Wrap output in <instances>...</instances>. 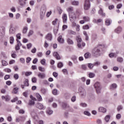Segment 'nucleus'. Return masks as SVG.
<instances>
[{"label": "nucleus", "mask_w": 124, "mask_h": 124, "mask_svg": "<svg viewBox=\"0 0 124 124\" xmlns=\"http://www.w3.org/2000/svg\"><path fill=\"white\" fill-rule=\"evenodd\" d=\"M102 46L99 45L97 47H94L92 51L93 56L95 57H98L100 56L101 52L102 51Z\"/></svg>", "instance_id": "nucleus-1"}, {"label": "nucleus", "mask_w": 124, "mask_h": 124, "mask_svg": "<svg viewBox=\"0 0 124 124\" xmlns=\"http://www.w3.org/2000/svg\"><path fill=\"white\" fill-rule=\"evenodd\" d=\"M45 13H46V6L45 5H43L41 8L40 15V18L42 20L43 18H44V16H45Z\"/></svg>", "instance_id": "nucleus-2"}, {"label": "nucleus", "mask_w": 124, "mask_h": 124, "mask_svg": "<svg viewBox=\"0 0 124 124\" xmlns=\"http://www.w3.org/2000/svg\"><path fill=\"white\" fill-rule=\"evenodd\" d=\"M91 8V3L90 0H85L84 4V10H89Z\"/></svg>", "instance_id": "nucleus-3"}, {"label": "nucleus", "mask_w": 124, "mask_h": 124, "mask_svg": "<svg viewBox=\"0 0 124 124\" xmlns=\"http://www.w3.org/2000/svg\"><path fill=\"white\" fill-rule=\"evenodd\" d=\"M94 87L95 89H96L97 93H100V91H101V86L100 83L98 82H96L94 85Z\"/></svg>", "instance_id": "nucleus-4"}, {"label": "nucleus", "mask_w": 124, "mask_h": 124, "mask_svg": "<svg viewBox=\"0 0 124 124\" xmlns=\"http://www.w3.org/2000/svg\"><path fill=\"white\" fill-rule=\"evenodd\" d=\"M69 16L71 22L75 21L76 19H77V16H76V15L75 14V13H73L71 14H69Z\"/></svg>", "instance_id": "nucleus-5"}, {"label": "nucleus", "mask_w": 124, "mask_h": 124, "mask_svg": "<svg viewBox=\"0 0 124 124\" xmlns=\"http://www.w3.org/2000/svg\"><path fill=\"white\" fill-rule=\"evenodd\" d=\"M76 40L77 41L78 46V48H81L82 46V45L81 44V43L82 42V39L81 38V37H80V36H77Z\"/></svg>", "instance_id": "nucleus-6"}, {"label": "nucleus", "mask_w": 124, "mask_h": 124, "mask_svg": "<svg viewBox=\"0 0 124 124\" xmlns=\"http://www.w3.org/2000/svg\"><path fill=\"white\" fill-rule=\"evenodd\" d=\"M122 31H123V28L121 26L117 27L114 30V32H115V33H117L118 34H120Z\"/></svg>", "instance_id": "nucleus-7"}, {"label": "nucleus", "mask_w": 124, "mask_h": 124, "mask_svg": "<svg viewBox=\"0 0 124 124\" xmlns=\"http://www.w3.org/2000/svg\"><path fill=\"white\" fill-rule=\"evenodd\" d=\"M17 41V44L16 46L15 49L16 51H18L20 49V47L22 46V44L21 43V42L18 39H16Z\"/></svg>", "instance_id": "nucleus-8"}, {"label": "nucleus", "mask_w": 124, "mask_h": 124, "mask_svg": "<svg viewBox=\"0 0 124 124\" xmlns=\"http://www.w3.org/2000/svg\"><path fill=\"white\" fill-rule=\"evenodd\" d=\"M19 4L20 5V8H23V7H25L26 6V1L24 0H18Z\"/></svg>", "instance_id": "nucleus-9"}, {"label": "nucleus", "mask_w": 124, "mask_h": 124, "mask_svg": "<svg viewBox=\"0 0 124 124\" xmlns=\"http://www.w3.org/2000/svg\"><path fill=\"white\" fill-rule=\"evenodd\" d=\"M79 92L80 93V95H81V97H85V96H86V90L83 89H79Z\"/></svg>", "instance_id": "nucleus-10"}, {"label": "nucleus", "mask_w": 124, "mask_h": 124, "mask_svg": "<svg viewBox=\"0 0 124 124\" xmlns=\"http://www.w3.org/2000/svg\"><path fill=\"white\" fill-rule=\"evenodd\" d=\"M37 76L40 79H45V78H46V74L44 73H39Z\"/></svg>", "instance_id": "nucleus-11"}, {"label": "nucleus", "mask_w": 124, "mask_h": 124, "mask_svg": "<svg viewBox=\"0 0 124 124\" xmlns=\"http://www.w3.org/2000/svg\"><path fill=\"white\" fill-rule=\"evenodd\" d=\"M62 22L63 24H66L67 23V15L65 14H63L62 16Z\"/></svg>", "instance_id": "nucleus-12"}, {"label": "nucleus", "mask_w": 124, "mask_h": 124, "mask_svg": "<svg viewBox=\"0 0 124 124\" xmlns=\"http://www.w3.org/2000/svg\"><path fill=\"white\" fill-rule=\"evenodd\" d=\"M53 56L57 60H61V57L60 56V55L58 52H54L53 53Z\"/></svg>", "instance_id": "nucleus-13"}, {"label": "nucleus", "mask_w": 124, "mask_h": 124, "mask_svg": "<svg viewBox=\"0 0 124 124\" xmlns=\"http://www.w3.org/2000/svg\"><path fill=\"white\" fill-rule=\"evenodd\" d=\"M62 108L64 109H68L69 108V105L65 103H62Z\"/></svg>", "instance_id": "nucleus-14"}, {"label": "nucleus", "mask_w": 124, "mask_h": 124, "mask_svg": "<svg viewBox=\"0 0 124 124\" xmlns=\"http://www.w3.org/2000/svg\"><path fill=\"white\" fill-rule=\"evenodd\" d=\"M57 40L59 43H64V40L62 38V36L60 35L58 37Z\"/></svg>", "instance_id": "nucleus-15"}, {"label": "nucleus", "mask_w": 124, "mask_h": 124, "mask_svg": "<svg viewBox=\"0 0 124 124\" xmlns=\"http://www.w3.org/2000/svg\"><path fill=\"white\" fill-rule=\"evenodd\" d=\"M1 98L2 100H5V101L6 102H8L9 101V100H10V97L8 95L2 96Z\"/></svg>", "instance_id": "nucleus-16"}, {"label": "nucleus", "mask_w": 124, "mask_h": 124, "mask_svg": "<svg viewBox=\"0 0 124 124\" xmlns=\"http://www.w3.org/2000/svg\"><path fill=\"white\" fill-rule=\"evenodd\" d=\"M66 42L67 43H68V44H69V45H73V44H74L73 40L69 38H67Z\"/></svg>", "instance_id": "nucleus-17"}, {"label": "nucleus", "mask_w": 124, "mask_h": 124, "mask_svg": "<svg viewBox=\"0 0 124 124\" xmlns=\"http://www.w3.org/2000/svg\"><path fill=\"white\" fill-rule=\"evenodd\" d=\"M10 34H14L15 33V28L11 27L9 30Z\"/></svg>", "instance_id": "nucleus-18"}, {"label": "nucleus", "mask_w": 124, "mask_h": 124, "mask_svg": "<svg viewBox=\"0 0 124 124\" xmlns=\"http://www.w3.org/2000/svg\"><path fill=\"white\" fill-rule=\"evenodd\" d=\"M47 92H48V90L47 89H46L45 88H42L41 89V93L43 94H46L47 93Z\"/></svg>", "instance_id": "nucleus-19"}, {"label": "nucleus", "mask_w": 124, "mask_h": 124, "mask_svg": "<svg viewBox=\"0 0 124 124\" xmlns=\"http://www.w3.org/2000/svg\"><path fill=\"white\" fill-rule=\"evenodd\" d=\"M98 111L99 112H101L102 113H106V108L101 107L100 108H98Z\"/></svg>", "instance_id": "nucleus-20"}, {"label": "nucleus", "mask_w": 124, "mask_h": 124, "mask_svg": "<svg viewBox=\"0 0 124 124\" xmlns=\"http://www.w3.org/2000/svg\"><path fill=\"white\" fill-rule=\"evenodd\" d=\"M67 11L68 13V14H72L73 13V7H70L67 9Z\"/></svg>", "instance_id": "nucleus-21"}, {"label": "nucleus", "mask_w": 124, "mask_h": 124, "mask_svg": "<svg viewBox=\"0 0 124 124\" xmlns=\"http://www.w3.org/2000/svg\"><path fill=\"white\" fill-rule=\"evenodd\" d=\"M34 101H36V100H30L28 103V105H30V106H32V105H34L35 103Z\"/></svg>", "instance_id": "nucleus-22"}, {"label": "nucleus", "mask_w": 124, "mask_h": 124, "mask_svg": "<svg viewBox=\"0 0 124 124\" xmlns=\"http://www.w3.org/2000/svg\"><path fill=\"white\" fill-rule=\"evenodd\" d=\"M36 106L37 107V108H38V109H43V105H42V104L40 103H37L36 104Z\"/></svg>", "instance_id": "nucleus-23"}, {"label": "nucleus", "mask_w": 124, "mask_h": 124, "mask_svg": "<svg viewBox=\"0 0 124 124\" xmlns=\"http://www.w3.org/2000/svg\"><path fill=\"white\" fill-rule=\"evenodd\" d=\"M46 39L47 40H50V41L52 40V33H48L46 35Z\"/></svg>", "instance_id": "nucleus-24"}, {"label": "nucleus", "mask_w": 124, "mask_h": 124, "mask_svg": "<svg viewBox=\"0 0 124 124\" xmlns=\"http://www.w3.org/2000/svg\"><path fill=\"white\" fill-rule=\"evenodd\" d=\"M18 92H19V88L15 87L13 90V93L17 94L18 93Z\"/></svg>", "instance_id": "nucleus-25"}, {"label": "nucleus", "mask_w": 124, "mask_h": 124, "mask_svg": "<svg viewBox=\"0 0 124 124\" xmlns=\"http://www.w3.org/2000/svg\"><path fill=\"white\" fill-rule=\"evenodd\" d=\"M36 96L39 101H41L42 100V97L39 93H36Z\"/></svg>", "instance_id": "nucleus-26"}, {"label": "nucleus", "mask_w": 124, "mask_h": 124, "mask_svg": "<svg viewBox=\"0 0 124 124\" xmlns=\"http://www.w3.org/2000/svg\"><path fill=\"white\" fill-rule=\"evenodd\" d=\"M46 113L48 115H52V114H53V110H52L50 108H48L46 110Z\"/></svg>", "instance_id": "nucleus-27"}, {"label": "nucleus", "mask_w": 124, "mask_h": 124, "mask_svg": "<svg viewBox=\"0 0 124 124\" xmlns=\"http://www.w3.org/2000/svg\"><path fill=\"white\" fill-rule=\"evenodd\" d=\"M117 84L116 83H113L110 86V90H115L117 89Z\"/></svg>", "instance_id": "nucleus-28"}, {"label": "nucleus", "mask_w": 124, "mask_h": 124, "mask_svg": "<svg viewBox=\"0 0 124 124\" xmlns=\"http://www.w3.org/2000/svg\"><path fill=\"white\" fill-rule=\"evenodd\" d=\"M109 58H117V54L114 53H110L109 54Z\"/></svg>", "instance_id": "nucleus-29"}, {"label": "nucleus", "mask_w": 124, "mask_h": 124, "mask_svg": "<svg viewBox=\"0 0 124 124\" xmlns=\"http://www.w3.org/2000/svg\"><path fill=\"white\" fill-rule=\"evenodd\" d=\"M31 115L32 119H33V120H36V118H37L36 113H35V112H32V113H31Z\"/></svg>", "instance_id": "nucleus-30"}, {"label": "nucleus", "mask_w": 124, "mask_h": 124, "mask_svg": "<svg viewBox=\"0 0 124 124\" xmlns=\"http://www.w3.org/2000/svg\"><path fill=\"white\" fill-rule=\"evenodd\" d=\"M1 62L3 66H6V65H8V62L5 60H1Z\"/></svg>", "instance_id": "nucleus-31"}, {"label": "nucleus", "mask_w": 124, "mask_h": 124, "mask_svg": "<svg viewBox=\"0 0 124 124\" xmlns=\"http://www.w3.org/2000/svg\"><path fill=\"white\" fill-rule=\"evenodd\" d=\"M83 34L85 36V40H86V41H88V40H89V36H88V34L87 33V31H83Z\"/></svg>", "instance_id": "nucleus-32"}, {"label": "nucleus", "mask_w": 124, "mask_h": 124, "mask_svg": "<svg viewBox=\"0 0 124 124\" xmlns=\"http://www.w3.org/2000/svg\"><path fill=\"white\" fill-rule=\"evenodd\" d=\"M117 61L118 62H120V63H122V62H124V58H123L122 57H118Z\"/></svg>", "instance_id": "nucleus-33"}, {"label": "nucleus", "mask_w": 124, "mask_h": 124, "mask_svg": "<svg viewBox=\"0 0 124 124\" xmlns=\"http://www.w3.org/2000/svg\"><path fill=\"white\" fill-rule=\"evenodd\" d=\"M98 13L99 14H100V15H101L102 16H105V14L103 13V11L101 8L100 9Z\"/></svg>", "instance_id": "nucleus-34"}, {"label": "nucleus", "mask_w": 124, "mask_h": 124, "mask_svg": "<svg viewBox=\"0 0 124 124\" xmlns=\"http://www.w3.org/2000/svg\"><path fill=\"white\" fill-rule=\"evenodd\" d=\"M123 108H124V107H123L122 105H119L118 106L117 108V110L118 112H120V111H121V110H123Z\"/></svg>", "instance_id": "nucleus-35"}, {"label": "nucleus", "mask_w": 124, "mask_h": 124, "mask_svg": "<svg viewBox=\"0 0 124 124\" xmlns=\"http://www.w3.org/2000/svg\"><path fill=\"white\" fill-rule=\"evenodd\" d=\"M24 85L25 87H29V79H25V81L24 82Z\"/></svg>", "instance_id": "nucleus-36"}, {"label": "nucleus", "mask_w": 124, "mask_h": 124, "mask_svg": "<svg viewBox=\"0 0 124 124\" xmlns=\"http://www.w3.org/2000/svg\"><path fill=\"white\" fill-rule=\"evenodd\" d=\"M28 31V27L25 26L23 28L22 32L23 33H26Z\"/></svg>", "instance_id": "nucleus-37"}, {"label": "nucleus", "mask_w": 124, "mask_h": 124, "mask_svg": "<svg viewBox=\"0 0 124 124\" xmlns=\"http://www.w3.org/2000/svg\"><path fill=\"white\" fill-rule=\"evenodd\" d=\"M38 69L39 71H41V72H45V68L42 67L41 66L38 67Z\"/></svg>", "instance_id": "nucleus-38"}, {"label": "nucleus", "mask_w": 124, "mask_h": 124, "mask_svg": "<svg viewBox=\"0 0 124 124\" xmlns=\"http://www.w3.org/2000/svg\"><path fill=\"white\" fill-rule=\"evenodd\" d=\"M91 57V53L87 52L84 54V57L85 59H89Z\"/></svg>", "instance_id": "nucleus-39"}, {"label": "nucleus", "mask_w": 124, "mask_h": 124, "mask_svg": "<svg viewBox=\"0 0 124 124\" xmlns=\"http://www.w3.org/2000/svg\"><path fill=\"white\" fill-rule=\"evenodd\" d=\"M83 19L85 22H89L90 21V17L89 16H84Z\"/></svg>", "instance_id": "nucleus-40"}, {"label": "nucleus", "mask_w": 124, "mask_h": 124, "mask_svg": "<svg viewBox=\"0 0 124 124\" xmlns=\"http://www.w3.org/2000/svg\"><path fill=\"white\" fill-rule=\"evenodd\" d=\"M3 71H4V72H7L8 73H10L11 72V69L8 68H6L3 69Z\"/></svg>", "instance_id": "nucleus-41"}, {"label": "nucleus", "mask_w": 124, "mask_h": 124, "mask_svg": "<svg viewBox=\"0 0 124 124\" xmlns=\"http://www.w3.org/2000/svg\"><path fill=\"white\" fill-rule=\"evenodd\" d=\"M68 32L69 34H73L74 35L76 34V32L73 31L72 30H69Z\"/></svg>", "instance_id": "nucleus-42"}, {"label": "nucleus", "mask_w": 124, "mask_h": 124, "mask_svg": "<svg viewBox=\"0 0 124 124\" xmlns=\"http://www.w3.org/2000/svg\"><path fill=\"white\" fill-rule=\"evenodd\" d=\"M72 4L73 5H79V1H72Z\"/></svg>", "instance_id": "nucleus-43"}, {"label": "nucleus", "mask_w": 124, "mask_h": 124, "mask_svg": "<svg viewBox=\"0 0 124 124\" xmlns=\"http://www.w3.org/2000/svg\"><path fill=\"white\" fill-rule=\"evenodd\" d=\"M52 93L54 94V95H57L58 94V90L56 89H54L52 91Z\"/></svg>", "instance_id": "nucleus-44"}, {"label": "nucleus", "mask_w": 124, "mask_h": 124, "mask_svg": "<svg viewBox=\"0 0 124 124\" xmlns=\"http://www.w3.org/2000/svg\"><path fill=\"white\" fill-rule=\"evenodd\" d=\"M89 76L90 78H93L95 76V74L93 73H90L89 74Z\"/></svg>", "instance_id": "nucleus-45"}, {"label": "nucleus", "mask_w": 124, "mask_h": 124, "mask_svg": "<svg viewBox=\"0 0 124 124\" xmlns=\"http://www.w3.org/2000/svg\"><path fill=\"white\" fill-rule=\"evenodd\" d=\"M14 42V37L11 36L10 37V43L11 44H13Z\"/></svg>", "instance_id": "nucleus-46"}, {"label": "nucleus", "mask_w": 124, "mask_h": 124, "mask_svg": "<svg viewBox=\"0 0 124 124\" xmlns=\"http://www.w3.org/2000/svg\"><path fill=\"white\" fill-rule=\"evenodd\" d=\"M87 65L89 68H90V69H92V68H93L94 65L93 63H88Z\"/></svg>", "instance_id": "nucleus-47"}, {"label": "nucleus", "mask_w": 124, "mask_h": 124, "mask_svg": "<svg viewBox=\"0 0 124 124\" xmlns=\"http://www.w3.org/2000/svg\"><path fill=\"white\" fill-rule=\"evenodd\" d=\"M31 81L33 83H36L37 82V78L35 77H33L31 78Z\"/></svg>", "instance_id": "nucleus-48"}, {"label": "nucleus", "mask_w": 124, "mask_h": 124, "mask_svg": "<svg viewBox=\"0 0 124 124\" xmlns=\"http://www.w3.org/2000/svg\"><path fill=\"white\" fill-rule=\"evenodd\" d=\"M14 78L15 80H18L19 79V75L18 74H15L14 75Z\"/></svg>", "instance_id": "nucleus-49"}, {"label": "nucleus", "mask_w": 124, "mask_h": 124, "mask_svg": "<svg viewBox=\"0 0 124 124\" xmlns=\"http://www.w3.org/2000/svg\"><path fill=\"white\" fill-rule=\"evenodd\" d=\"M15 53H16V51H14L11 54V57H13L14 59H15V58L17 57V55H16V54H15Z\"/></svg>", "instance_id": "nucleus-50"}, {"label": "nucleus", "mask_w": 124, "mask_h": 124, "mask_svg": "<svg viewBox=\"0 0 124 124\" xmlns=\"http://www.w3.org/2000/svg\"><path fill=\"white\" fill-rule=\"evenodd\" d=\"M62 66H63V64L62 63V62H60L58 63V67H59V68H62Z\"/></svg>", "instance_id": "nucleus-51"}, {"label": "nucleus", "mask_w": 124, "mask_h": 124, "mask_svg": "<svg viewBox=\"0 0 124 124\" xmlns=\"http://www.w3.org/2000/svg\"><path fill=\"white\" fill-rule=\"evenodd\" d=\"M105 121L106 123H108V122H109V115H107L105 117Z\"/></svg>", "instance_id": "nucleus-52"}, {"label": "nucleus", "mask_w": 124, "mask_h": 124, "mask_svg": "<svg viewBox=\"0 0 124 124\" xmlns=\"http://www.w3.org/2000/svg\"><path fill=\"white\" fill-rule=\"evenodd\" d=\"M9 78H10V76L9 75H6L4 77V80H8Z\"/></svg>", "instance_id": "nucleus-53"}, {"label": "nucleus", "mask_w": 124, "mask_h": 124, "mask_svg": "<svg viewBox=\"0 0 124 124\" xmlns=\"http://www.w3.org/2000/svg\"><path fill=\"white\" fill-rule=\"evenodd\" d=\"M116 119L117 120H120L121 119V118H122V115H121V114L118 113L116 115Z\"/></svg>", "instance_id": "nucleus-54"}, {"label": "nucleus", "mask_w": 124, "mask_h": 124, "mask_svg": "<svg viewBox=\"0 0 124 124\" xmlns=\"http://www.w3.org/2000/svg\"><path fill=\"white\" fill-rule=\"evenodd\" d=\"M81 68L83 69V70H86L87 65H86L85 64L81 65Z\"/></svg>", "instance_id": "nucleus-55"}, {"label": "nucleus", "mask_w": 124, "mask_h": 124, "mask_svg": "<svg viewBox=\"0 0 124 124\" xmlns=\"http://www.w3.org/2000/svg\"><path fill=\"white\" fill-rule=\"evenodd\" d=\"M31 57H27L26 58V62H27V63H30V62H31Z\"/></svg>", "instance_id": "nucleus-56"}, {"label": "nucleus", "mask_w": 124, "mask_h": 124, "mask_svg": "<svg viewBox=\"0 0 124 124\" xmlns=\"http://www.w3.org/2000/svg\"><path fill=\"white\" fill-rule=\"evenodd\" d=\"M83 30H89L90 29V27L88 25H86L83 26Z\"/></svg>", "instance_id": "nucleus-57"}, {"label": "nucleus", "mask_w": 124, "mask_h": 124, "mask_svg": "<svg viewBox=\"0 0 124 124\" xmlns=\"http://www.w3.org/2000/svg\"><path fill=\"white\" fill-rule=\"evenodd\" d=\"M31 72H26L25 73V76H30V75H31Z\"/></svg>", "instance_id": "nucleus-58"}, {"label": "nucleus", "mask_w": 124, "mask_h": 124, "mask_svg": "<svg viewBox=\"0 0 124 124\" xmlns=\"http://www.w3.org/2000/svg\"><path fill=\"white\" fill-rule=\"evenodd\" d=\"M84 115H86V116H91V113L88 111H84Z\"/></svg>", "instance_id": "nucleus-59"}, {"label": "nucleus", "mask_w": 124, "mask_h": 124, "mask_svg": "<svg viewBox=\"0 0 124 124\" xmlns=\"http://www.w3.org/2000/svg\"><path fill=\"white\" fill-rule=\"evenodd\" d=\"M46 62V60L45 59H43L41 61V63L43 65H44V64H45Z\"/></svg>", "instance_id": "nucleus-60"}, {"label": "nucleus", "mask_w": 124, "mask_h": 124, "mask_svg": "<svg viewBox=\"0 0 124 124\" xmlns=\"http://www.w3.org/2000/svg\"><path fill=\"white\" fill-rule=\"evenodd\" d=\"M122 6H123V4H122V3H119L117 5V9H120L122 8Z\"/></svg>", "instance_id": "nucleus-61"}, {"label": "nucleus", "mask_w": 124, "mask_h": 124, "mask_svg": "<svg viewBox=\"0 0 124 124\" xmlns=\"http://www.w3.org/2000/svg\"><path fill=\"white\" fill-rule=\"evenodd\" d=\"M33 34V31L30 30L29 32L28 36H31V35H32Z\"/></svg>", "instance_id": "nucleus-62"}, {"label": "nucleus", "mask_w": 124, "mask_h": 124, "mask_svg": "<svg viewBox=\"0 0 124 124\" xmlns=\"http://www.w3.org/2000/svg\"><path fill=\"white\" fill-rule=\"evenodd\" d=\"M96 123L98 124H102V121L101 119H97L96 121Z\"/></svg>", "instance_id": "nucleus-63"}, {"label": "nucleus", "mask_w": 124, "mask_h": 124, "mask_svg": "<svg viewBox=\"0 0 124 124\" xmlns=\"http://www.w3.org/2000/svg\"><path fill=\"white\" fill-rule=\"evenodd\" d=\"M20 62L21 63H25V59L23 58H20Z\"/></svg>", "instance_id": "nucleus-64"}]
</instances>
